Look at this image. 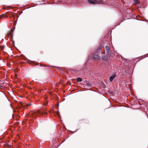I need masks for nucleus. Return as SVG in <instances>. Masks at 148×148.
<instances>
[{"label": "nucleus", "instance_id": "6e6552de", "mask_svg": "<svg viewBox=\"0 0 148 148\" xmlns=\"http://www.w3.org/2000/svg\"><path fill=\"white\" fill-rule=\"evenodd\" d=\"M77 81H78V82H81L82 81V79L81 78L78 77L77 79Z\"/></svg>", "mask_w": 148, "mask_h": 148}, {"label": "nucleus", "instance_id": "9b49d317", "mask_svg": "<svg viewBox=\"0 0 148 148\" xmlns=\"http://www.w3.org/2000/svg\"><path fill=\"white\" fill-rule=\"evenodd\" d=\"M134 2L136 4H138L139 3V1L138 0H135L134 1Z\"/></svg>", "mask_w": 148, "mask_h": 148}, {"label": "nucleus", "instance_id": "9d476101", "mask_svg": "<svg viewBox=\"0 0 148 148\" xmlns=\"http://www.w3.org/2000/svg\"><path fill=\"white\" fill-rule=\"evenodd\" d=\"M5 16V14H3L1 15H0V19H1L2 17H4Z\"/></svg>", "mask_w": 148, "mask_h": 148}, {"label": "nucleus", "instance_id": "ddd939ff", "mask_svg": "<svg viewBox=\"0 0 148 148\" xmlns=\"http://www.w3.org/2000/svg\"><path fill=\"white\" fill-rule=\"evenodd\" d=\"M4 49V47H2L1 48V50H3Z\"/></svg>", "mask_w": 148, "mask_h": 148}, {"label": "nucleus", "instance_id": "4468645a", "mask_svg": "<svg viewBox=\"0 0 148 148\" xmlns=\"http://www.w3.org/2000/svg\"><path fill=\"white\" fill-rule=\"evenodd\" d=\"M144 57H143V56H142V57H143V58H145V57H146L145 56V55H144Z\"/></svg>", "mask_w": 148, "mask_h": 148}, {"label": "nucleus", "instance_id": "20e7f679", "mask_svg": "<svg viewBox=\"0 0 148 148\" xmlns=\"http://www.w3.org/2000/svg\"><path fill=\"white\" fill-rule=\"evenodd\" d=\"M102 47V46H100L96 50V52L97 53H99L101 51Z\"/></svg>", "mask_w": 148, "mask_h": 148}, {"label": "nucleus", "instance_id": "423d86ee", "mask_svg": "<svg viewBox=\"0 0 148 148\" xmlns=\"http://www.w3.org/2000/svg\"><path fill=\"white\" fill-rule=\"evenodd\" d=\"M88 1L90 3L92 4H94L96 3L92 0H88Z\"/></svg>", "mask_w": 148, "mask_h": 148}, {"label": "nucleus", "instance_id": "f8f14e48", "mask_svg": "<svg viewBox=\"0 0 148 148\" xmlns=\"http://www.w3.org/2000/svg\"><path fill=\"white\" fill-rule=\"evenodd\" d=\"M57 114L59 116H60V113L59 111H58L57 113Z\"/></svg>", "mask_w": 148, "mask_h": 148}, {"label": "nucleus", "instance_id": "f3484780", "mask_svg": "<svg viewBox=\"0 0 148 148\" xmlns=\"http://www.w3.org/2000/svg\"><path fill=\"white\" fill-rule=\"evenodd\" d=\"M147 21L148 22V20H147Z\"/></svg>", "mask_w": 148, "mask_h": 148}, {"label": "nucleus", "instance_id": "0eeeda50", "mask_svg": "<svg viewBox=\"0 0 148 148\" xmlns=\"http://www.w3.org/2000/svg\"><path fill=\"white\" fill-rule=\"evenodd\" d=\"M36 114H37L41 115L43 114V113L39 110H38L37 111Z\"/></svg>", "mask_w": 148, "mask_h": 148}, {"label": "nucleus", "instance_id": "dca6fc26", "mask_svg": "<svg viewBox=\"0 0 148 148\" xmlns=\"http://www.w3.org/2000/svg\"><path fill=\"white\" fill-rule=\"evenodd\" d=\"M2 84H4V83H1Z\"/></svg>", "mask_w": 148, "mask_h": 148}, {"label": "nucleus", "instance_id": "39448f33", "mask_svg": "<svg viewBox=\"0 0 148 148\" xmlns=\"http://www.w3.org/2000/svg\"><path fill=\"white\" fill-rule=\"evenodd\" d=\"M93 57L94 58L97 60H99L100 58V57L97 55L94 54L93 55Z\"/></svg>", "mask_w": 148, "mask_h": 148}, {"label": "nucleus", "instance_id": "1a4fd4ad", "mask_svg": "<svg viewBox=\"0 0 148 148\" xmlns=\"http://www.w3.org/2000/svg\"><path fill=\"white\" fill-rule=\"evenodd\" d=\"M86 85L88 86H91V84L89 82H88L86 83Z\"/></svg>", "mask_w": 148, "mask_h": 148}, {"label": "nucleus", "instance_id": "2eb2a0df", "mask_svg": "<svg viewBox=\"0 0 148 148\" xmlns=\"http://www.w3.org/2000/svg\"><path fill=\"white\" fill-rule=\"evenodd\" d=\"M44 113H45V114H47V113L46 112H45Z\"/></svg>", "mask_w": 148, "mask_h": 148}, {"label": "nucleus", "instance_id": "7ed1b4c3", "mask_svg": "<svg viewBox=\"0 0 148 148\" xmlns=\"http://www.w3.org/2000/svg\"><path fill=\"white\" fill-rule=\"evenodd\" d=\"M105 49L107 52V53L108 54L110 55V52L109 51L110 48H109V47H108V46H106L105 47Z\"/></svg>", "mask_w": 148, "mask_h": 148}, {"label": "nucleus", "instance_id": "f257e3e1", "mask_svg": "<svg viewBox=\"0 0 148 148\" xmlns=\"http://www.w3.org/2000/svg\"><path fill=\"white\" fill-rule=\"evenodd\" d=\"M116 72H115L113 74H112L110 77V82H112L113 81V79L116 77Z\"/></svg>", "mask_w": 148, "mask_h": 148}, {"label": "nucleus", "instance_id": "f03ea898", "mask_svg": "<svg viewBox=\"0 0 148 148\" xmlns=\"http://www.w3.org/2000/svg\"><path fill=\"white\" fill-rule=\"evenodd\" d=\"M101 58L102 60L104 61H108L109 60L108 56L106 55H103L102 56Z\"/></svg>", "mask_w": 148, "mask_h": 148}]
</instances>
